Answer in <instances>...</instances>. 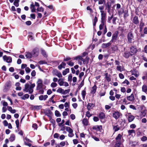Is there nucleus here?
<instances>
[{
  "label": "nucleus",
  "mask_w": 147,
  "mask_h": 147,
  "mask_svg": "<svg viewBox=\"0 0 147 147\" xmlns=\"http://www.w3.org/2000/svg\"><path fill=\"white\" fill-rule=\"evenodd\" d=\"M35 86L34 83L31 84L30 85L28 83H26L23 90L26 92H28L29 94H32L33 92V89Z\"/></svg>",
  "instance_id": "nucleus-1"
},
{
  "label": "nucleus",
  "mask_w": 147,
  "mask_h": 147,
  "mask_svg": "<svg viewBox=\"0 0 147 147\" xmlns=\"http://www.w3.org/2000/svg\"><path fill=\"white\" fill-rule=\"evenodd\" d=\"M127 37L128 41L129 43H131L132 41L134 40V36L133 34L131 32H130L128 33Z\"/></svg>",
  "instance_id": "nucleus-2"
},
{
  "label": "nucleus",
  "mask_w": 147,
  "mask_h": 147,
  "mask_svg": "<svg viewBox=\"0 0 147 147\" xmlns=\"http://www.w3.org/2000/svg\"><path fill=\"white\" fill-rule=\"evenodd\" d=\"M66 131L69 133L68 136L69 137H72L74 136V134L73 133V130L69 127H66Z\"/></svg>",
  "instance_id": "nucleus-3"
},
{
  "label": "nucleus",
  "mask_w": 147,
  "mask_h": 147,
  "mask_svg": "<svg viewBox=\"0 0 147 147\" xmlns=\"http://www.w3.org/2000/svg\"><path fill=\"white\" fill-rule=\"evenodd\" d=\"M131 55L132 56L136 54L138 52V50L136 47L134 46H131L130 48Z\"/></svg>",
  "instance_id": "nucleus-4"
},
{
  "label": "nucleus",
  "mask_w": 147,
  "mask_h": 147,
  "mask_svg": "<svg viewBox=\"0 0 147 147\" xmlns=\"http://www.w3.org/2000/svg\"><path fill=\"white\" fill-rule=\"evenodd\" d=\"M37 86L36 89H40L42 88L43 86L42 80L40 79H38L37 82Z\"/></svg>",
  "instance_id": "nucleus-5"
},
{
  "label": "nucleus",
  "mask_w": 147,
  "mask_h": 147,
  "mask_svg": "<svg viewBox=\"0 0 147 147\" xmlns=\"http://www.w3.org/2000/svg\"><path fill=\"white\" fill-rule=\"evenodd\" d=\"M121 113L118 111H115L113 113V117L116 119H118L120 117Z\"/></svg>",
  "instance_id": "nucleus-6"
},
{
  "label": "nucleus",
  "mask_w": 147,
  "mask_h": 147,
  "mask_svg": "<svg viewBox=\"0 0 147 147\" xmlns=\"http://www.w3.org/2000/svg\"><path fill=\"white\" fill-rule=\"evenodd\" d=\"M3 59L4 61H6L8 63H10L12 62V58L10 57L4 55L3 57Z\"/></svg>",
  "instance_id": "nucleus-7"
},
{
  "label": "nucleus",
  "mask_w": 147,
  "mask_h": 147,
  "mask_svg": "<svg viewBox=\"0 0 147 147\" xmlns=\"http://www.w3.org/2000/svg\"><path fill=\"white\" fill-rule=\"evenodd\" d=\"M115 140L117 142H122V140H123L122 135L121 134H119L116 138Z\"/></svg>",
  "instance_id": "nucleus-8"
},
{
  "label": "nucleus",
  "mask_w": 147,
  "mask_h": 147,
  "mask_svg": "<svg viewBox=\"0 0 147 147\" xmlns=\"http://www.w3.org/2000/svg\"><path fill=\"white\" fill-rule=\"evenodd\" d=\"M53 74L59 78H60L62 77V75L61 73L57 70H53Z\"/></svg>",
  "instance_id": "nucleus-9"
},
{
  "label": "nucleus",
  "mask_w": 147,
  "mask_h": 147,
  "mask_svg": "<svg viewBox=\"0 0 147 147\" xmlns=\"http://www.w3.org/2000/svg\"><path fill=\"white\" fill-rule=\"evenodd\" d=\"M101 21H105L106 20V13L104 11H100Z\"/></svg>",
  "instance_id": "nucleus-10"
},
{
  "label": "nucleus",
  "mask_w": 147,
  "mask_h": 147,
  "mask_svg": "<svg viewBox=\"0 0 147 147\" xmlns=\"http://www.w3.org/2000/svg\"><path fill=\"white\" fill-rule=\"evenodd\" d=\"M39 50L38 49H34L32 52L33 57H36L38 55Z\"/></svg>",
  "instance_id": "nucleus-11"
},
{
  "label": "nucleus",
  "mask_w": 147,
  "mask_h": 147,
  "mask_svg": "<svg viewBox=\"0 0 147 147\" xmlns=\"http://www.w3.org/2000/svg\"><path fill=\"white\" fill-rule=\"evenodd\" d=\"M126 116L128 118L129 122H131L132 121L134 118V116L131 115V113L127 114L126 115Z\"/></svg>",
  "instance_id": "nucleus-12"
},
{
  "label": "nucleus",
  "mask_w": 147,
  "mask_h": 147,
  "mask_svg": "<svg viewBox=\"0 0 147 147\" xmlns=\"http://www.w3.org/2000/svg\"><path fill=\"white\" fill-rule=\"evenodd\" d=\"M118 35V33L117 32H115L112 35V39L110 41L111 42H113L115 41L116 40Z\"/></svg>",
  "instance_id": "nucleus-13"
},
{
  "label": "nucleus",
  "mask_w": 147,
  "mask_h": 147,
  "mask_svg": "<svg viewBox=\"0 0 147 147\" xmlns=\"http://www.w3.org/2000/svg\"><path fill=\"white\" fill-rule=\"evenodd\" d=\"M113 130L115 132L118 131L120 129V127L117 124H115V125H113Z\"/></svg>",
  "instance_id": "nucleus-14"
},
{
  "label": "nucleus",
  "mask_w": 147,
  "mask_h": 147,
  "mask_svg": "<svg viewBox=\"0 0 147 147\" xmlns=\"http://www.w3.org/2000/svg\"><path fill=\"white\" fill-rule=\"evenodd\" d=\"M116 69L117 71H119L120 72H121L122 71L125 70V68L123 66H117L116 67Z\"/></svg>",
  "instance_id": "nucleus-15"
},
{
  "label": "nucleus",
  "mask_w": 147,
  "mask_h": 147,
  "mask_svg": "<svg viewBox=\"0 0 147 147\" xmlns=\"http://www.w3.org/2000/svg\"><path fill=\"white\" fill-rule=\"evenodd\" d=\"M48 97V96L47 95H41L39 96V100H45L47 99Z\"/></svg>",
  "instance_id": "nucleus-16"
},
{
  "label": "nucleus",
  "mask_w": 147,
  "mask_h": 147,
  "mask_svg": "<svg viewBox=\"0 0 147 147\" xmlns=\"http://www.w3.org/2000/svg\"><path fill=\"white\" fill-rule=\"evenodd\" d=\"M66 65L65 63L62 62L60 65L58 66V67L59 70H61L62 68H65Z\"/></svg>",
  "instance_id": "nucleus-17"
},
{
  "label": "nucleus",
  "mask_w": 147,
  "mask_h": 147,
  "mask_svg": "<svg viewBox=\"0 0 147 147\" xmlns=\"http://www.w3.org/2000/svg\"><path fill=\"white\" fill-rule=\"evenodd\" d=\"M127 99L129 101H132L134 100V95L132 94L131 95L127 97Z\"/></svg>",
  "instance_id": "nucleus-18"
},
{
  "label": "nucleus",
  "mask_w": 147,
  "mask_h": 147,
  "mask_svg": "<svg viewBox=\"0 0 147 147\" xmlns=\"http://www.w3.org/2000/svg\"><path fill=\"white\" fill-rule=\"evenodd\" d=\"M106 8L108 10V12H109L110 11V9L111 7V3L110 2L108 1L106 5Z\"/></svg>",
  "instance_id": "nucleus-19"
},
{
  "label": "nucleus",
  "mask_w": 147,
  "mask_h": 147,
  "mask_svg": "<svg viewBox=\"0 0 147 147\" xmlns=\"http://www.w3.org/2000/svg\"><path fill=\"white\" fill-rule=\"evenodd\" d=\"M64 80L63 78H61L59 79L58 82L60 86H62L63 85V83Z\"/></svg>",
  "instance_id": "nucleus-20"
},
{
  "label": "nucleus",
  "mask_w": 147,
  "mask_h": 147,
  "mask_svg": "<svg viewBox=\"0 0 147 147\" xmlns=\"http://www.w3.org/2000/svg\"><path fill=\"white\" fill-rule=\"evenodd\" d=\"M112 42L111 41L107 43H103L102 45V47L103 48H106L110 46Z\"/></svg>",
  "instance_id": "nucleus-21"
},
{
  "label": "nucleus",
  "mask_w": 147,
  "mask_h": 147,
  "mask_svg": "<svg viewBox=\"0 0 147 147\" xmlns=\"http://www.w3.org/2000/svg\"><path fill=\"white\" fill-rule=\"evenodd\" d=\"M25 56L26 58L28 59L30 58L33 57L32 53L30 52L26 53Z\"/></svg>",
  "instance_id": "nucleus-22"
},
{
  "label": "nucleus",
  "mask_w": 147,
  "mask_h": 147,
  "mask_svg": "<svg viewBox=\"0 0 147 147\" xmlns=\"http://www.w3.org/2000/svg\"><path fill=\"white\" fill-rule=\"evenodd\" d=\"M130 54V52H129L128 51H126L125 52L123 55V56L125 58H128L131 55Z\"/></svg>",
  "instance_id": "nucleus-23"
},
{
  "label": "nucleus",
  "mask_w": 147,
  "mask_h": 147,
  "mask_svg": "<svg viewBox=\"0 0 147 147\" xmlns=\"http://www.w3.org/2000/svg\"><path fill=\"white\" fill-rule=\"evenodd\" d=\"M105 78H106L107 81L108 82H109L111 81L110 75H109L108 73H107L105 74Z\"/></svg>",
  "instance_id": "nucleus-24"
},
{
  "label": "nucleus",
  "mask_w": 147,
  "mask_h": 147,
  "mask_svg": "<svg viewBox=\"0 0 147 147\" xmlns=\"http://www.w3.org/2000/svg\"><path fill=\"white\" fill-rule=\"evenodd\" d=\"M105 21H101V23L100 24L99 28L100 30H101L103 29V27H105V26L106 25H105Z\"/></svg>",
  "instance_id": "nucleus-25"
},
{
  "label": "nucleus",
  "mask_w": 147,
  "mask_h": 147,
  "mask_svg": "<svg viewBox=\"0 0 147 147\" xmlns=\"http://www.w3.org/2000/svg\"><path fill=\"white\" fill-rule=\"evenodd\" d=\"M65 145L67 146L68 145V144L67 141L61 142L59 144V145H60L61 147H63Z\"/></svg>",
  "instance_id": "nucleus-26"
},
{
  "label": "nucleus",
  "mask_w": 147,
  "mask_h": 147,
  "mask_svg": "<svg viewBox=\"0 0 147 147\" xmlns=\"http://www.w3.org/2000/svg\"><path fill=\"white\" fill-rule=\"evenodd\" d=\"M30 8L31 9V11L32 12H36V9L35 8L34 5L33 3L32 4L30 5Z\"/></svg>",
  "instance_id": "nucleus-27"
},
{
  "label": "nucleus",
  "mask_w": 147,
  "mask_h": 147,
  "mask_svg": "<svg viewBox=\"0 0 147 147\" xmlns=\"http://www.w3.org/2000/svg\"><path fill=\"white\" fill-rule=\"evenodd\" d=\"M94 106V105L91 103H88L87 105V108L88 110L92 109V107Z\"/></svg>",
  "instance_id": "nucleus-28"
},
{
  "label": "nucleus",
  "mask_w": 147,
  "mask_h": 147,
  "mask_svg": "<svg viewBox=\"0 0 147 147\" xmlns=\"http://www.w3.org/2000/svg\"><path fill=\"white\" fill-rule=\"evenodd\" d=\"M15 136L14 134H12L11 135L10 137L9 138V141L12 142L15 140Z\"/></svg>",
  "instance_id": "nucleus-29"
},
{
  "label": "nucleus",
  "mask_w": 147,
  "mask_h": 147,
  "mask_svg": "<svg viewBox=\"0 0 147 147\" xmlns=\"http://www.w3.org/2000/svg\"><path fill=\"white\" fill-rule=\"evenodd\" d=\"M142 91L145 93L147 92V86L146 85L144 84L142 87Z\"/></svg>",
  "instance_id": "nucleus-30"
},
{
  "label": "nucleus",
  "mask_w": 147,
  "mask_h": 147,
  "mask_svg": "<svg viewBox=\"0 0 147 147\" xmlns=\"http://www.w3.org/2000/svg\"><path fill=\"white\" fill-rule=\"evenodd\" d=\"M133 22L135 24H137L139 23L138 20V18L137 16H135L133 18Z\"/></svg>",
  "instance_id": "nucleus-31"
},
{
  "label": "nucleus",
  "mask_w": 147,
  "mask_h": 147,
  "mask_svg": "<svg viewBox=\"0 0 147 147\" xmlns=\"http://www.w3.org/2000/svg\"><path fill=\"white\" fill-rule=\"evenodd\" d=\"M69 68H66L65 70L63 71V76L65 75L67 73L69 72Z\"/></svg>",
  "instance_id": "nucleus-32"
},
{
  "label": "nucleus",
  "mask_w": 147,
  "mask_h": 147,
  "mask_svg": "<svg viewBox=\"0 0 147 147\" xmlns=\"http://www.w3.org/2000/svg\"><path fill=\"white\" fill-rule=\"evenodd\" d=\"M29 95L28 94H26L24 96L21 97V98L22 100H25L26 99L28 98Z\"/></svg>",
  "instance_id": "nucleus-33"
},
{
  "label": "nucleus",
  "mask_w": 147,
  "mask_h": 147,
  "mask_svg": "<svg viewBox=\"0 0 147 147\" xmlns=\"http://www.w3.org/2000/svg\"><path fill=\"white\" fill-rule=\"evenodd\" d=\"M48 112L46 113V115L49 117V119L51 118V115L52 114V112L50 110H49L48 111Z\"/></svg>",
  "instance_id": "nucleus-34"
},
{
  "label": "nucleus",
  "mask_w": 147,
  "mask_h": 147,
  "mask_svg": "<svg viewBox=\"0 0 147 147\" xmlns=\"http://www.w3.org/2000/svg\"><path fill=\"white\" fill-rule=\"evenodd\" d=\"M83 124L84 125H87L88 123V121L86 119L84 118L82 120Z\"/></svg>",
  "instance_id": "nucleus-35"
},
{
  "label": "nucleus",
  "mask_w": 147,
  "mask_h": 147,
  "mask_svg": "<svg viewBox=\"0 0 147 147\" xmlns=\"http://www.w3.org/2000/svg\"><path fill=\"white\" fill-rule=\"evenodd\" d=\"M96 85H94L92 88V90H91V92L92 93L94 94L95 93L96 91Z\"/></svg>",
  "instance_id": "nucleus-36"
},
{
  "label": "nucleus",
  "mask_w": 147,
  "mask_h": 147,
  "mask_svg": "<svg viewBox=\"0 0 147 147\" xmlns=\"http://www.w3.org/2000/svg\"><path fill=\"white\" fill-rule=\"evenodd\" d=\"M36 90H38L40 94H42L44 93V90L42 87L39 89H36Z\"/></svg>",
  "instance_id": "nucleus-37"
},
{
  "label": "nucleus",
  "mask_w": 147,
  "mask_h": 147,
  "mask_svg": "<svg viewBox=\"0 0 147 147\" xmlns=\"http://www.w3.org/2000/svg\"><path fill=\"white\" fill-rule=\"evenodd\" d=\"M44 11V9L42 7H39L37 9V12H43Z\"/></svg>",
  "instance_id": "nucleus-38"
},
{
  "label": "nucleus",
  "mask_w": 147,
  "mask_h": 147,
  "mask_svg": "<svg viewBox=\"0 0 147 147\" xmlns=\"http://www.w3.org/2000/svg\"><path fill=\"white\" fill-rule=\"evenodd\" d=\"M128 135L129 136H130L132 133L135 134V131L133 129L129 130L128 131Z\"/></svg>",
  "instance_id": "nucleus-39"
},
{
  "label": "nucleus",
  "mask_w": 147,
  "mask_h": 147,
  "mask_svg": "<svg viewBox=\"0 0 147 147\" xmlns=\"http://www.w3.org/2000/svg\"><path fill=\"white\" fill-rule=\"evenodd\" d=\"M82 95L83 97V99L84 100L86 95V92L85 90H84L82 91Z\"/></svg>",
  "instance_id": "nucleus-40"
},
{
  "label": "nucleus",
  "mask_w": 147,
  "mask_h": 147,
  "mask_svg": "<svg viewBox=\"0 0 147 147\" xmlns=\"http://www.w3.org/2000/svg\"><path fill=\"white\" fill-rule=\"evenodd\" d=\"M19 0H15V1L13 3L14 5L16 7H18L19 6Z\"/></svg>",
  "instance_id": "nucleus-41"
},
{
  "label": "nucleus",
  "mask_w": 147,
  "mask_h": 147,
  "mask_svg": "<svg viewBox=\"0 0 147 147\" xmlns=\"http://www.w3.org/2000/svg\"><path fill=\"white\" fill-rule=\"evenodd\" d=\"M105 114L103 113H101L99 115V117L101 119H103L105 117Z\"/></svg>",
  "instance_id": "nucleus-42"
},
{
  "label": "nucleus",
  "mask_w": 147,
  "mask_h": 147,
  "mask_svg": "<svg viewBox=\"0 0 147 147\" xmlns=\"http://www.w3.org/2000/svg\"><path fill=\"white\" fill-rule=\"evenodd\" d=\"M34 109H35L36 110H38L42 108L41 106H35L34 107H33Z\"/></svg>",
  "instance_id": "nucleus-43"
},
{
  "label": "nucleus",
  "mask_w": 147,
  "mask_h": 147,
  "mask_svg": "<svg viewBox=\"0 0 147 147\" xmlns=\"http://www.w3.org/2000/svg\"><path fill=\"white\" fill-rule=\"evenodd\" d=\"M82 56H78L74 58V59L76 60H82Z\"/></svg>",
  "instance_id": "nucleus-44"
},
{
  "label": "nucleus",
  "mask_w": 147,
  "mask_h": 147,
  "mask_svg": "<svg viewBox=\"0 0 147 147\" xmlns=\"http://www.w3.org/2000/svg\"><path fill=\"white\" fill-rule=\"evenodd\" d=\"M57 84L56 83L53 82L51 84V86L53 88H55L57 86Z\"/></svg>",
  "instance_id": "nucleus-45"
},
{
  "label": "nucleus",
  "mask_w": 147,
  "mask_h": 147,
  "mask_svg": "<svg viewBox=\"0 0 147 147\" xmlns=\"http://www.w3.org/2000/svg\"><path fill=\"white\" fill-rule=\"evenodd\" d=\"M50 122L51 123L53 126H55V121L54 120L52 119V117L50 119Z\"/></svg>",
  "instance_id": "nucleus-46"
},
{
  "label": "nucleus",
  "mask_w": 147,
  "mask_h": 147,
  "mask_svg": "<svg viewBox=\"0 0 147 147\" xmlns=\"http://www.w3.org/2000/svg\"><path fill=\"white\" fill-rule=\"evenodd\" d=\"M55 116L57 117H59L61 116V115L60 114L59 112L57 110L55 111Z\"/></svg>",
  "instance_id": "nucleus-47"
},
{
  "label": "nucleus",
  "mask_w": 147,
  "mask_h": 147,
  "mask_svg": "<svg viewBox=\"0 0 147 147\" xmlns=\"http://www.w3.org/2000/svg\"><path fill=\"white\" fill-rule=\"evenodd\" d=\"M41 52L42 54L44 57H46L47 56V55L46 54V52L44 50L41 49Z\"/></svg>",
  "instance_id": "nucleus-48"
},
{
  "label": "nucleus",
  "mask_w": 147,
  "mask_h": 147,
  "mask_svg": "<svg viewBox=\"0 0 147 147\" xmlns=\"http://www.w3.org/2000/svg\"><path fill=\"white\" fill-rule=\"evenodd\" d=\"M72 76L71 74H69L68 77V82H71L72 81Z\"/></svg>",
  "instance_id": "nucleus-49"
},
{
  "label": "nucleus",
  "mask_w": 147,
  "mask_h": 147,
  "mask_svg": "<svg viewBox=\"0 0 147 147\" xmlns=\"http://www.w3.org/2000/svg\"><path fill=\"white\" fill-rule=\"evenodd\" d=\"M63 90L61 88H59L58 90H57V92L61 93L63 94Z\"/></svg>",
  "instance_id": "nucleus-50"
},
{
  "label": "nucleus",
  "mask_w": 147,
  "mask_h": 147,
  "mask_svg": "<svg viewBox=\"0 0 147 147\" xmlns=\"http://www.w3.org/2000/svg\"><path fill=\"white\" fill-rule=\"evenodd\" d=\"M55 95H53L51 98H50L49 100L50 101L52 102L53 103H55V102L53 100V98L55 97Z\"/></svg>",
  "instance_id": "nucleus-51"
},
{
  "label": "nucleus",
  "mask_w": 147,
  "mask_h": 147,
  "mask_svg": "<svg viewBox=\"0 0 147 147\" xmlns=\"http://www.w3.org/2000/svg\"><path fill=\"white\" fill-rule=\"evenodd\" d=\"M97 18L96 17H95L94 18L93 21V25L95 26L96 23L97 21Z\"/></svg>",
  "instance_id": "nucleus-52"
},
{
  "label": "nucleus",
  "mask_w": 147,
  "mask_h": 147,
  "mask_svg": "<svg viewBox=\"0 0 147 147\" xmlns=\"http://www.w3.org/2000/svg\"><path fill=\"white\" fill-rule=\"evenodd\" d=\"M67 63L68 65L71 66H73L74 65V63L72 61H70L67 62Z\"/></svg>",
  "instance_id": "nucleus-53"
},
{
  "label": "nucleus",
  "mask_w": 147,
  "mask_h": 147,
  "mask_svg": "<svg viewBox=\"0 0 147 147\" xmlns=\"http://www.w3.org/2000/svg\"><path fill=\"white\" fill-rule=\"evenodd\" d=\"M70 90L69 89L65 90H63V94H66L67 93H69V92Z\"/></svg>",
  "instance_id": "nucleus-54"
},
{
  "label": "nucleus",
  "mask_w": 147,
  "mask_h": 147,
  "mask_svg": "<svg viewBox=\"0 0 147 147\" xmlns=\"http://www.w3.org/2000/svg\"><path fill=\"white\" fill-rule=\"evenodd\" d=\"M141 140L143 142H145L147 140V137L146 136H143L141 138Z\"/></svg>",
  "instance_id": "nucleus-55"
},
{
  "label": "nucleus",
  "mask_w": 147,
  "mask_h": 147,
  "mask_svg": "<svg viewBox=\"0 0 147 147\" xmlns=\"http://www.w3.org/2000/svg\"><path fill=\"white\" fill-rule=\"evenodd\" d=\"M121 142H116V144L115 145V147H120L121 145Z\"/></svg>",
  "instance_id": "nucleus-56"
},
{
  "label": "nucleus",
  "mask_w": 147,
  "mask_h": 147,
  "mask_svg": "<svg viewBox=\"0 0 147 147\" xmlns=\"http://www.w3.org/2000/svg\"><path fill=\"white\" fill-rule=\"evenodd\" d=\"M47 63V62L45 61H40L38 62V63L40 65L46 64Z\"/></svg>",
  "instance_id": "nucleus-57"
},
{
  "label": "nucleus",
  "mask_w": 147,
  "mask_h": 147,
  "mask_svg": "<svg viewBox=\"0 0 147 147\" xmlns=\"http://www.w3.org/2000/svg\"><path fill=\"white\" fill-rule=\"evenodd\" d=\"M15 123L17 127L18 128L19 126V120L18 119L17 120L15 121Z\"/></svg>",
  "instance_id": "nucleus-58"
},
{
  "label": "nucleus",
  "mask_w": 147,
  "mask_h": 147,
  "mask_svg": "<svg viewBox=\"0 0 147 147\" xmlns=\"http://www.w3.org/2000/svg\"><path fill=\"white\" fill-rule=\"evenodd\" d=\"M61 130L64 131L65 129L66 130V127H67V126H64V125H62L61 126Z\"/></svg>",
  "instance_id": "nucleus-59"
},
{
  "label": "nucleus",
  "mask_w": 147,
  "mask_h": 147,
  "mask_svg": "<svg viewBox=\"0 0 147 147\" xmlns=\"http://www.w3.org/2000/svg\"><path fill=\"white\" fill-rule=\"evenodd\" d=\"M25 70L26 73H30V69L28 67H26L25 68Z\"/></svg>",
  "instance_id": "nucleus-60"
},
{
  "label": "nucleus",
  "mask_w": 147,
  "mask_h": 147,
  "mask_svg": "<svg viewBox=\"0 0 147 147\" xmlns=\"http://www.w3.org/2000/svg\"><path fill=\"white\" fill-rule=\"evenodd\" d=\"M119 78L121 79H123L124 78V76L123 74L121 73H119Z\"/></svg>",
  "instance_id": "nucleus-61"
},
{
  "label": "nucleus",
  "mask_w": 147,
  "mask_h": 147,
  "mask_svg": "<svg viewBox=\"0 0 147 147\" xmlns=\"http://www.w3.org/2000/svg\"><path fill=\"white\" fill-rule=\"evenodd\" d=\"M32 127L34 128L36 130L37 128V125L36 123H34L32 125Z\"/></svg>",
  "instance_id": "nucleus-62"
},
{
  "label": "nucleus",
  "mask_w": 147,
  "mask_h": 147,
  "mask_svg": "<svg viewBox=\"0 0 147 147\" xmlns=\"http://www.w3.org/2000/svg\"><path fill=\"white\" fill-rule=\"evenodd\" d=\"M3 123L5 126H7L8 125V123L7 121L4 120L3 122Z\"/></svg>",
  "instance_id": "nucleus-63"
},
{
  "label": "nucleus",
  "mask_w": 147,
  "mask_h": 147,
  "mask_svg": "<svg viewBox=\"0 0 147 147\" xmlns=\"http://www.w3.org/2000/svg\"><path fill=\"white\" fill-rule=\"evenodd\" d=\"M86 115L89 118L92 115L90 113L89 111H88L86 112Z\"/></svg>",
  "instance_id": "nucleus-64"
}]
</instances>
